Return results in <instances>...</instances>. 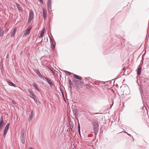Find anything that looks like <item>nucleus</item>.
Returning a JSON list of instances; mask_svg holds the SVG:
<instances>
[{
  "mask_svg": "<svg viewBox=\"0 0 149 149\" xmlns=\"http://www.w3.org/2000/svg\"><path fill=\"white\" fill-rule=\"evenodd\" d=\"M33 18V13L32 11L29 12L28 22L30 23Z\"/></svg>",
  "mask_w": 149,
  "mask_h": 149,
  "instance_id": "f257e3e1",
  "label": "nucleus"
},
{
  "mask_svg": "<svg viewBox=\"0 0 149 149\" xmlns=\"http://www.w3.org/2000/svg\"><path fill=\"white\" fill-rule=\"evenodd\" d=\"M10 125V123H8L5 127L4 132L3 134V135L4 137H5L6 136V134L9 128Z\"/></svg>",
  "mask_w": 149,
  "mask_h": 149,
  "instance_id": "f03ea898",
  "label": "nucleus"
},
{
  "mask_svg": "<svg viewBox=\"0 0 149 149\" xmlns=\"http://www.w3.org/2000/svg\"><path fill=\"white\" fill-rule=\"evenodd\" d=\"M21 139L22 143L23 144H24L25 143V136L23 131L21 132Z\"/></svg>",
  "mask_w": 149,
  "mask_h": 149,
  "instance_id": "7ed1b4c3",
  "label": "nucleus"
},
{
  "mask_svg": "<svg viewBox=\"0 0 149 149\" xmlns=\"http://www.w3.org/2000/svg\"><path fill=\"white\" fill-rule=\"evenodd\" d=\"M44 79H45V80L51 86H52L53 85V84L52 81L48 78L46 77H45L44 78Z\"/></svg>",
  "mask_w": 149,
  "mask_h": 149,
  "instance_id": "20e7f679",
  "label": "nucleus"
},
{
  "mask_svg": "<svg viewBox=\"0 0 149 149\" xmlns=\"http://www.w3.org/2000/svg\"><path fill=\"white\" fill-rule=\"evenodd\" d=\"M34 71L40 78L44 79V78L42 77L38 69H35Z\"/></svg>",
  "mask_w": 149,
  "mask_h": 149,
  "instance_id": "39448f33",
  "label": "nucleus"
},
{
  "mask_svg": "<svg viewBox=\"0 0 149 149\" xmlns=\"http://www.w3.org/2000/svg\"><path fill=\"white\" fill-rule=\"evenodd\" d=\"M42 13L44 19L45 20L46 18L47 13L46 11L45 10V9L44 8L42 9Z\"/></svg>",
  "mask_w": 149,
  "mask_h": 149,
  "instance_id": "423d86ee",
  "label": "nucleus"
},
{
  "mask_svg": "<svg viewBox=\"0 0 149 149\" xmlns=\"http://www.w3.org/2000/svg\"><path fill=\"white\" fill-rule=\"evenodd\" d=\"M4 124V123L3 120V118L1 117L0 118V129L2 128Z\"/></svg>",
  "mask_w": 149,
  "mask_h": 149,
  "instance_id": "0eeeda50",
  "label": "nucleus"
},
{
  "mask_svg": "<svg viewBox=\"0 0 149 149\" xmlns=\"http://www.w3.org/2000/svg\"><path fill=\"white\" fill-rule=\"evenodd\" d=\"M31 30V28L30 27H28L26 30L24 35H28L29 34Z\"/></svg>",
  "mask_w": 149,
  "mask_h": 149,
  "instance_id": "6e6552de",
  "label": "nucleus"
},
{
  "mask_svg": "<svg viewBox=\"0 0 149 149\" xmlns=\"http://www.w3.org/2000/svg\"><path fill=\"white\" fill-rule=\"evenodd\" d=\"M52 0H48V3L47 4V7L49 9L51 10L52 9Z\"/></svg>",
  "mask_w": 149,
  "mask_h": 149,
  "instance_id": "1a4fd4ad",
  "label": "nucleus"
},
{
  "mask_svg": "<svg viewBox=\"0 0 149 149\" xmlns=\"http://www.w3.org/2000/svg\"><path fill=\"white\" fill-rule=\"evenodd\" d=\"M7 82L9 84V85L13 86L14 87H15L16 86L10 80L8 79L7 81Z\"/></svg>",
  "mask_w": 149,
  "mask_h": 149,
  "instance_id": "9d476101",
  "label": "nucleus"
},
{
  "mask_svg": "<svg viewBox=\"0 0 149 149\" xmlns=\"http://www.w3.org/2000/svg\"><path fill=\"white\" fill-rule=\"evenodd\" d=\"M51 45L53 46L52 49H54L55 47V44L51 38H50Z\"/></svg>",
  "mask_w": 149,
  "mask_h": 149,
  "instance_id": "9b49d317",
  "label": "nucleus"
},
{
  "mask_svg": "<svg viewBox=\"0 0 149 149\" xmlns=\"http://www.w3.org/2000/svg\"><path fill=\"white\" fill-rule=\"evenodd\" d=\"M45 31V28H44L42 30V31L41 32L40 36L39 37V38H42L43 37V35L44 34Z\"/></svg>",
  "mask_w": 149,
  "mask_h": 149,
  "instance_id": "f8f14e48",
  "label": "nucleus"
},
{
  "mask_svg": "<svg viewBox=\"0 0 149 149\" xmlns=\"http://www.w3.org/2000/svg\"><path fill=\"white\" fill-rule=\"evenodd\" d=\"M16 6L18 10H19V11H20L21 12H23V10L22 9L20 5L17 3H16Z\"/></svg>",
  "mask_w": 149,
  "mask_h": 149,
  "instance_id": "ddd939ff",
  "label": "nucleus"
},
{
  "mask_svg": "<svg viewBox=\"0 0 149 149\" xmlns=\"http://www.w3.org/2000/svg\"><path fill=\"white\" fill-rule=\"evenodd\" d=\"M73 74L74 77H75L76 79H78L79 80H81L82 79V78L81 77L79 76L78 75H77L76 74Z\"/></svg>",
  "mask_w": 149,
  "mask_h": 149,
  "instance_id": "4468645a",
  "label": "nucleus"
},
{
  "mask_svg": "<svg viewBox=\"0 0 149 149\" xmlns=\"http://www.w3.org/2000/svg\"><path fill=\"white\" fill-rule=\"evenodd\" d=\"M16 28H15L14 29L13 31L12 32L11 34V37H13L15 36V33L16 32Z\"/></svg>",
  "mask_w": 149,
  "mask_h": 149,
  "instance_id": "2eb2a0df",
  "label": "nucleus"
},
{
  "mask_svg": "<svg viewBox=\"0 0 149 149\" xmlns=\"http://www.w3.org/2000/svg\"><path fill=\"white\" fill-rule=\"evenodd\" d=\"M33 118V112L32 110L31 112L30 116L29 117V119L31 120Z\"/></svg>",
  "mask_w": 149,
  "mask_h": 149,
  "instance_id": "dca6fc26",
  "label": "nucleus"
},
{
  "mask_svg": "<svg viewBox=\"0 0 149 149\" xmlns=\"http://www.w3.org/2000/svg\"><path fill=\"white\" fill-rule=\"evenodd\" d=\"M141 68H138L137 74L138 75H140L141 74Z\"/></svg>",
  "mask_w": 149,
  "mask_h": 149,
  "instance_id": "f3484780",
  "label": "nucleus"
},
{
  "mask_svg": "<svg viewBox=\"0 0 149 149\" xmlns=\"http://www.w3.org/2000/svg\"><path fill=\"white\" fill-rule=\"evenodd\" d=\"M93 129L94 130V132L96 134V133L98 132V129L97 127H96L95 126L93 127Z\"/></svg>",
  "mask_w": 149,
  "mask_h": 149,
  "instance_id": "a211bd4d",
  "label": "nucleus"
},
{
  "mask_svg": "<svg viewBox=\"0 0 149 149\" xmlns=\"http://www.w3.org/2000/svg\"><path fill=\"white\" fill-rule=\"evenodd\" d=\"M33 86L35 87V88L38 91H39V89L37 86L36 84L34 83L33 84Z\"/></svg>",
  "mask_w": 149,
  "mask_h": 149,
  "instance_id": "6ab92c4d",
  "label": "nucleus"
},
{
  "mask_svg": "<svg viewBox=\"0 0 149 149\" xmlns=\"http://www.w3.org/2000/svg\"><path fill=\"white\" fill-rule=\"evenodd\" d=\"M3 29L1 28H0V37L3 36Z\"/></svg>",
  "mask_w": 149,
  "mask_h": 149,
  "instance_id": "aec40b11",
  "label": "nucleus"
},
{
  "mask_svg": "<svg viewBox=\"0 0 149 149\" xmlns=\"http://www.w3.org/2000/svg\"><path fill=\"white\" fill-rule=\"evenodd\" d=\"M72 111L74 115L75 118H76L77 116L76 113L77 112V110L76 109H73Z\"/></svg>",
  "mask_w": 149,
  "mask_h": 149,
  "instance_id": "412c9836",
  "label": "nucleus"
},
{
  "mask_svg": "<svg viewBox=\"0 0 149 149\" xmlns=\"http://www.w3.org/2000/svg\"><path fill=\"white\" fill-rule=\"evenodd\" d=\"M65 74L67 75H70L71 74V72H68V71H65Z\"/></svg>",
  "mask_w": 149,
  "mask_h": 149,
  "instance_id": "4be33fe9",
  "label": "nucleus"
},
{
  "mask_svg": "<svg viewBox=\"0 0 149 149\" xmlns=\"http://www.w3.org/2000/svg\"><path fill=\"white\" fill-rule=\"evenodd\" d=\"M78 131L79 133V134L80 135V125H79V124H78Z\"/></svg>",
  "mask_w": 149,
  "mask_h": 149,
  "instance_id": "5701e85b",
  "label": "nucleus"
},
{
  "mask_svg": "<svg viewBox=\"0 0 149 149\" xmlns=\"http://www.w3.org/2000/svg\"><path fill=\"white\" fill-rule=\"evenodd\" d=\"M28 91L31 95L33 93L31 90L29 89H28Z\"/></svg>",
  "mask_w": 149,
  "mask_h": 149,
  "instance_id": "b1692460",
  "label": "nucleus"
},
{
  "mask_svg": "<svg viewBox=\"0 0 149 149\" xmlns=\"http://www.w3.org/2000/svg\"><path fill=\"white\" fill-rule=\"evenodd\" d=\"M69 82L70 85V88H71V85L72 84V83L71 80L70 79H69Z\"/></svg>",
  "mask_w": 149,
  "mask_h": 149,
  "instance_id": "393cba45",
  "label": "nucleus"
},
{
  "mask_svg": "<svg viewBox=\"0 0 149 149\" xmlns=\"http://www.w3.org/2000/svg\"><path fill=\"white\" fill-rule=\"evenodd\" d=\"M70 127L71 128V130L72 131V129L73 128V126L72 124H70Z\"/></svg>",
  "mask_w": 149,
  "mask_h": 149,
  "instance_id": "a878e982",
  "label": "nucleus"
},
{
  "mask_svg": "<svg viewBox=\"0 0 149 149\" xmlns=\"http://www.w3.org/2000/svg\"><path fill=\"white\" fill-rule=\"evenodd\" d=\"M77 82L79 84H80L81 83V82L80 81H77Z\"/></svg>",
  "mask_w": 149,
  "mask_h": 149,
  "instance_id": "bb28decb",
  "label": "nucleus"
},
{
  "mask_svg": "<svg viewBox=\"0 0 149 149\" xmlns=\"http://www.w3.org/2000/svg\"><path fill=\"white\" fill-rule=\"evenodd\" d=\"M40 2L41 3H43V2L42 0H39Z\"/></svg>",
  "mask_w": 149,
  "mask_h": 149,
  "instance_id": "cd10ccee",
  "label": "nucleus"
},
{
  "mask_svg": "<svg viewBox=\"0 0 149 149\" xmlns=\"http://www.w3.org/2000/svg\"><path fill=\"white\" fill-rule=\"evenodd\" d=\"M31 95L34 98H35L36 97V96L33 93Z\"/></svg>",
  "mask_w": 149,
  "mask_h": 149,
  "instance_id": "c85d7f7f",
  "label": "nucleus"
},
{
  "mask_svg": "<svg viewBox=\"0 0 149 149\" xmlns=\"http://www.w3.org/2000/svg\"><path fill=\"white\" fill-rule=\"evenodd\" d=\"M31 98H33V100H34V101H35L36 102V101H37V100H36V99H35V98H33V97H31Z\"/></svg>",
  "mask_w": 149,
  "mask_h": 149,
  "instance_id": "c756f323",
  "label": "nucleus"
},
{
  "mask_svg": "<svg viewBox=\"0 0 149 149\" xmlns=\"http://www.w3.org/2000/svg\"><path fill=\"white\" fill-rule=\"evenodd\" d=\"M12 102L13 103V104H16V103L15 102V101H14L13 100H12Z\"/></svg>",
  "mask_w": 149,
  "mask_h": 149,
  "instance_id": "7c9ffc66",
  "label": "nucleus"
},
{
  "mask_svg": "<svg viewBox=\"0 0 149 149\" xmlns=\"http://www.w3.org/2000/svg\"><path fill=\"white\" fill-rule=\"evenodd\" d=\"M113 103H112V105H111V107H110V109H111V107H112V106L113 105Z\"/></svg>",
  "mask_w": 149,
  "mask_h": 149,
  "instance_id": "2f4dec72",
  "label": "nucleus"
},
{
  "mask_svg": "<svg viewBox=\"0 0 149 149\" xmlns=\"http://www.w3.org/2000/svg\"><path fill=\"white\" fill-rule=\"evenodd\" d=\"M29 149H34L33 148H32L31 147Z\"/></svg>",
  "mask_w": 149,
  "mask_h": 149,
  "instance_id": "473e14b6",
  "label": "nucleus"
},
{
  "mask_svg": "<svg viewBox=\"0 0 149 149\" xmlns=\"http://www.w3.org/2000/svg\"><path fill=\"white\" fill-rule=\"evenodd\" d=\"M95 114H99V113H95Z\"/></svg>",
  "mask_w": 149,
  "mask_h": 149,
  "instance_id": "72a5a7b5",
  "label": "nucleus"
},
{
  "mask_svg": "<svg viewBox=\"0 0 149 149\" xmlns=\"http://www.w3.org/2000/svg\"><path fill=\"white\" fill-rule=\"evenodd\" d=\"M128 134V135H129L130 136V134Z\"/></svg>",
  "mask_w": 149,
  "mask_h": 149,
  "instance_id": "f704fd0d",
  "label": "nucleus"
},
{
  "mask_svg": "<svg viewBox=\"0 0 149 149\" xmlns=\"http://www.w3.org/2000/svg\"><path fill=\"white\" fill-rule=\"evenodd\" d=\"M95 84H97L96 83H95Z\"/></svg>",
  "mask_w": 149,
  "mask_h": 149,
  "instance_id": "c9c22d12",
  "label": "nucleus"
}]
</instances>
